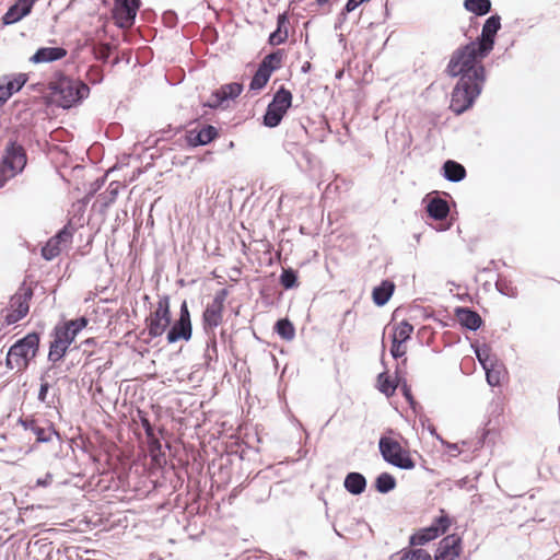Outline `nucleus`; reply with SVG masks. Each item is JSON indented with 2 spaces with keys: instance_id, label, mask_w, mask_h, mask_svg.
I'll list each match as a JSON object with an SVG mask.
<instances>
[{
  "instance_id": "nucleus-1",
  "label": "nucleus",
  "mask_w": 560,
  "mask_h": 560,
  "mask_svg": "<svg viewBox=\"0 0 560 560\" xmlns=\"http://www.w3.org/2000/svg\"><path fill=\"white\" fill-rule=\"evenodd\" d=\"M489 55L479 54L474 44L467 43L458 47L446 67L450 77H458L453 89L450 109L460 115L469 109L480 95L486 82V69L482 59Z\"/></svg>"
},
{
  "instance_id": "nucleus-2",
  "label": "nucleus",
  "mask_w": 560,
  "mask_h": 560,
  "mask_svg": "<svg viewBox=\"0 0 560 560\" xmlns=\"http://www.w3.org/2000/svg\"><path fill=\"white\" fill-rule=\"evenodd\" d=\"M54 102L63 109L80 104L90 94V88L81 80L60 77L49 85Z\"/></svg>"
},
{
  "instance_id": "nucleus-3",
  "label": "nucleus",
  "mask_w": 560,
  "mask_h": 560,
  "mask_svg": "<svg viewBox=\"0 0 560 560\" xmlns=\"http://www.w3.org/2000/svg\"><path fill=\"white\" fill-rule=\"evenodd\" d=\"M172 323V314H171V304H170V295L162 294L159 295V301L156 307L151 314L145 318V330L141 334L145 332L149 336V340H145L149 343L152 339L161 337L168 326Z\"/></svg>"
},
{
  "instance_id": "nucleus-4",
  "label": "nucleus",
  "mask_w": 560,
  "mask_h": 560,
  "mask_svg": "<svg viewBox=\"0 0 560 560\" xmlns=\"http://www.w3.org/2000/svg\"><path fill=\"white\" fill-rule=\"evenodd\" d=\"M378 451L383 459L399 469L411 470L416 467L409 452L392 438L382 435L378 440Z\"/></svg>"
},
{
  "instance_id": "nucleus-5",
  "label": "nucleus",
  "mask_w": 560,
  "mask_h": 560,
  "mask_svg": "<svg viewBox=\"0 0 560 560\" xmlns=\"http://www.w3.org/2000/svg\"><path fill=\"white\" fill-rule=\"evenodd\" d=\"M292 100V93L284 86H280L266 108L262 116V125L268 128L279 126L288 109L291 107Z\"/></svg>"
},
{
  "instance_id": "nucleus-6",
  "label": "nucleus",
  "mask_w": 560,
  "mask_h": 560,
  "mask_svg": "<svg viewBox=\"0 0 560 560\" xmlns=\"http://www.w3.org/2000/svg\"><path fill=\"white\" fill-rule=\"evenodd\" d=\"M40 334L33 331L16 340L10 348L11 355L15 357V365L19 370L28 368L31 361L39 350Z\"/></svg>"
},
{
  "instance_id": "nucleus-7",
  "label": "nucleus",
  "mask_w": 560,
  "mask_h": 560,
  "mask_svg": "<svg viewBox=\"0 0 560 560\" xmlns=\"http://www.w3.org/2000/svg\"><path fill=\"white\" fill-rule=\"evenodd\" d=\"M500 30L501 16L499 14L490 15L482 25L481 34L469 44H474L479 54L489 55L495 45V37Z\"/></svg>"
},
{
  "instance_id": "nucleus-8",
  "label": "nucleus",
  "mask_w": 560,
  "mask_h": 560,
  "mask_svg": "<svg viewBox=\"0 0 560 560\" xmlns=\"http://www.w3.org/2000/svg\"><path fill=\"white\" fill-rule=\"evenodd\" d=\"M32 288L27 287L25 282H23L19 290L16 291V293L12 295L10 299V305L13 310L9 312L4 317V322L7 325H13L28 314V302L32 299Z\"/></svg>"
},
{
  "instance_id": "nucleus-9",
  "label": "nucleus",
  "mask_w": 560,
  "mask_h": 560,
  "mask_svg": "<svg viewBox=\"0 0 560 560\" xmlns=\"http://www.w3.org/2000/svg\"><path fill=\"white\" fill-rule=\"evenodd\" d=\"M141 0H114L112 16L119 28H129L135 24Z\"/></svg>"
},
{
  "instance_id": "nucleus-10",
  "label": "nucleus",
  "mask_w": 560,
  "mask_h": 560,
  "mask_svg": "<svg viewBox=\"0 0 560 560\" xmlns=\"http://www.w3.org/2000/svg\"><path fill=\"white\" fill-rule=\"evenodd\" d=\"M2 162L4 166L12 172V175L21 173L27 162L26 152L23 145L15 140H10L7 143Z\"/></svg>"
},
{
  "instance_id": "nucleus-11",
  "label": "nucleus",
  "mask_w": 560,
  "mask_h": 560,
  "mask_svg": "<svg viewBox=\"0 0 560 560\" xmlns=\"http://www.w3.org/2000/svg\"><path fill=\"white\" fill-rule=\"evenodd\" d=\"M219 137L218 129L212 125H203L201 128H191L186 131L185 140L189 147L207 145Z\"/></svg>"
},
{
  "instance_id": "nucleus-12",
  "label": "nucleus",
  "mask_w": 560,
  "mask_h": 560,
  "mask_svg": "<svg viewBox=\"0 0 560 560\" xmlns=\"http://www.w3.org/2000/svg\"><path fill=\"white\" fill-rule=\"evenodd\" d=\"M89 324V319L85 316H80L75 319H70L65 323L57 324L52 331L61 336L66 341L72 343L75 337L81 332Z\"/></svg>"
},
{
  "instance_id": "nucleus-13",
  "label": "nucleus",
  "mask_w": 560,
  "mask_h": 560,
  "mask_svg": "<svg viewBox=\"0 0 560 560\" xmlns=\"http://www.w3.org/2000/svg\"><path fill=\"white\" fill-rule=\"evenodd\" d=\"M36 0H16L3 14L2 23L11 25L18 23L32 12Z\"/></svg>"
},
{
  "instance_id": "nucleus-14",
  "label": "nucleus",
  "mask_w": 560,
  "mask_h": 560,
  "mask_svg": "<svg viewBox=\"0 0 560 560\" xmlns=\"http://www.w3.org/2000/svg\"><path fill=\"white\" fill-rule=\"evenodd\" d=\"M31 432L36 436V443H49L54 436L58 441L61 440L59 432L56 430L52 422L47 419L37 418Z\"/></svg>"
},
{
  "instance_id": "nucleus-15",
  "label": "nucleus",
  "mask_w": 560,
  "mask_h": 560,
  "mask_svg": "<svg viewBox=\"0 0 560 560\" xmlns=\"http://www.w3.org/2000/svg\"><path fill=\"white\" fill-rule=\"evenodd\" d=\"M52 341L49 345V351L47 355V360L51 363V366L47 369L46 374L55 368L56 363L61 361L66 355L71 343L66 341L61 336L56 332H51Z\"/></svg>"
},
{
  "instance_id": "nucleus-16",
  "label": "nucleus",
  "mask_w": 560,
  "mask_h": 560,
  "mask_svg": "<svg viewBox=\"0 0 560 560\" xmlns=\"http://www.w3.org/2000/svg\"><path fill=\"white\" fill-rule=\"evenodd\" d=\"M224 307L215 303H209L202 313V326L206 332L213 331L223 320Z\"/></svg>"
},
{
  "instance_id": "nucleus-17",
  "label": "nucleus",
  "mask_w": 560,
  "mask_h": 560,
  "mask_svg": "<svg viewBox=\"0 0 560 560\" xmlns=\"http://www.w3.org/2000/svg\"><path fill=\"white\" fill-rule=\"evenodd\" d=\"M68 51L63 47H40L30 58L33 63H47L60 60L67 56Z\"/></svg>"
},
{
  "instance_id": "nucleus-18",
  "label": "nucleus",
  "mask_w": 560,
  "mask_h": 560,
  "mask_svg": "<svg viewBox=\"0 0 560 560\" xmlns=\"http://www.w3.org/2000/svg\"><path fill=\"white\" fill-rule=\"evenodd\" d=\"M455 314L459 324L468 330L476 331L483 324L481 316L469 307H457Z\"/></svg>"
},
{
  "instance_id": "nucleus-19",
  "label": "nucleus",
  "mask_w": 560,
  "mask_h": 560,
  "mask_svg": "<svg viewBox=\"0 0 560 560\" xmlns=\"http://www.w3.org/2000/svg\"><path fill=\"white\" fill-rule=\"evenodd\" d=\"M166 340L168 343H175L179 340L189 341L192 336V325L179 320H175L168 326Z\"/></svg>"
},
{
  "instance_id": "nucleus-20",
  "label": "nucleus",
  "mask_w": 560,
  "mask_h": 560,
  "mask_svg": "<svg viewBox=\"0 0 560 560\" xmlns=\"http://www.w3.org/2000/svg\"><path fill=\"white\" fill-rule=\"evenodd\" d=\"M288 25V12L280 13L277 18V28L270 33L268 44L271 46H278L285 43L289 36Z\"/></svg>"
},
{
  "instance_id": "nucleus-21",
  "label": "nucleus",
  "mask_w": 560,
  "mask_h": 560,
  "mask_svg": "<svg viewBox=\"0 0 560 560\" xmlns=\"http://www.w3.org/2000/svg\"><path fill=\"white\" fill-rule=\"evenodd\" d=\"M442 176L452 183H459L465 179L467 172L463 164L447 160L442 165Z\"/></svg>"
},
{
  "instance_id": "nucleus-22",
  "label": "nucleus",
  "mask_w": 560,
  "mask_h": 560,
  "mask_svg": "<svg viewBox=\"0 0 560 560\" xmlns=\"http://www.w3.org/2000/svg\"><path fill=\"white\" fill-rule=\"evenodd\" d=\"M395 291V284L390 280H383L372 291V300L376 306H384Z\"/></svg>"
},
{
  "instance_id": "nucleus-23",
  "label": "nucleus",
  "mask_w": 560,
  "mask_h": 560,
  "mask_svg": "<svg viewBox=\"0 0 560 560\" xmlns=\"http://www.w3.org/2000/svg\"><path fill=\"white\" fill-rule=\"evenodd\" d=\"M366 478L361 472L357 471L348 472L343 480L345 489L353 495L363 493L366 489Z\"/></svg>"
},
{
  "instance_id": "nucleus-24",
  "label": "nucleus",
  "mask_w": 560,
  "mask_h": 560,
  "mask_svg": "<svg viewBox=\"0 0 560 560\" xmlns=\"http://www.w3.org/2000/svg\"><path fill=\"white\" fill-rule=\"evenodd\" d=\"M400 382H401V380L399 377L398 368L396 369L395 380H392V377L388 375L387 371L380 373L377 376L378 390L382 394H384L386 397H392L395 394Z\"/></svg>"
},
{
  "instance_id": "nucleus-25",
  "label": "nucleus",
  "mask_w": 560,
  "mask_h": 560,
  "mask_svg": "<svg viewBox=\"0 0 560 560\" xmlns=\"http://www.w3.org/2000/svg\"><path fill=\"white\" fill-rule=\"evenodd\" d=\"M428 215L434 220H444L450 213V207L446 200L442 198H433L427 205Z\"/></svg>"
},
{
  "instance_id": "nucleus-26",
  "label": "nucleus",
  "mask_w": 560,
  "mask_h": 560,
  "mask_svg": "<svg viewBox=\"0 0 560 560\" xmlns=\"http://www.w3.org/2000/svg\"><path fill=\"white\" fill-rule=\"evenodd\" d=\"M3 83H0L3 88L5 95L11 98L14 93H18L22 90L27 81V75L25 73H19L13 78L5 75L3 77Z\"/></svg>"
},
{
  "instance_id": "nucleus-27",
  "label": "nucleus",
  "mask_w": 560,
  "mask_h": 560,
  "mask_svg": "<svg viewBox=\"0 0 560 560\" xmlns=\"http://www.w3.org/2000/svg\"><path fill=\"white\" fill-rule=\"evenodd\" d=\"M284 50L283 49H277L268 55H266L262 60L259 62L258 66L261 68H265L270 73L278 70L282 66V60L284 58Z\"/></svg>"
},
{
  "instance_id": "nucleus-28",
  "label": "nucleus",
  "mask_w": 560,
  "mask_h": 560,
  "mask_svg": "<svg viewBox=\"0 0 560 560\" xmlns=\"http://www.w3.org/2000/svg\"><path fill=\"white\" fill-rule=\"evenodd\" d=\"M438 537L439 536L436 529L428 526L412 534L409 538V544L411 546H423Z\"/></svg>"
},
{
  "instance_id": "nucleus-29",
  "label": "nucleus",
  "mask_w": 560,
  "mask_h": 560,
  "mask_svg": "<svg viewBox=\"0 0 560 560\" xmlns=\"http://www.w3.org/2000/svg\"><path fill=\"white\" fill-rule=\"evenodd\" d=\"M463 7L466 11L477 16H485L491 11V0H464Z\"/></svg>"
},
{
  "instance_id": "nucleus-30",
  "label": "nucleus",
  "mask_w": 560,
  "mask_h": 560,
  "mask_svg": "<svg viewBox=\"0 0 560 560\" xmlns=\"http://www.w3.org/2000/svg\"><path fill=\"white\" fill-rule=\"evenodd\" d=\"M397 486L395 477L389 472H382L375 479V489L382 494L393 491Z\"/></svg>"
},
{
  "instance_id": "nucleus-31",
  "label": "nucleus",
  "mask_w": 560,
  "mask_h": 560,
  "mask_svg": "<svg viewBox=\"0 0 560 560\" xmlns=\"http://www.w3.org/2000/svg\"><path fill=\"white\" fill-rule=\"evenodd\" d=\"M271 74L272 73H270L268 70L258 66L256 72L254 73L250 80L249 91L256 92L262 90L267 85Z\"/></svg>"
},
{
  "instance_id": "nucleus-32",
  "label": "nucleus",
  "mask_w": 560,
  "mask_h": 560,
  "mask_svg": "<svg viewBox=\"0 0 560 560\" xmlns=\"http://www.w3.org/2000/svg\"><path fill=\"white\" fill-rule=\"evenodd\" d=\"M275 331L287 341L295 337L294 325L288 318L278 319L275 325Z\"/></svg>"
},
{
  "instance_id": "nucleus-33",
  "label": "nucleus",
  "mask_w": 560,
  "mask_h": 560,
  "mask_svg": "<svg viewBox=\"0 0 560 560\" xmlns=\"http://www.w3.org/2000/svg\"><path fill=\"white\" fill-rule=\"evenodd\" d=\"M217 91L221 94V100L228 102L230 100H235L241 95L243 91V84L238 82H231L221 85L219 89H217Z\"/></svg>"
},
{
  "instance_id": "nucleus-34",
  "label": "nucleus",
  "mask_w": 560,
  "mask_h": 560,
  "mask_svg": "<svg viewBox=\"0 0 560 560\" xmlns=\"http://www.w3.org/2000/svg\"><path fill=\"white\" fill-rule=\"evenodd\" d=\"M73 233L74 228L72 226L71 222H68L61 230L56 233V235L51 237V240L56 241V243L60 245V248H65L71 244Z\"/></svg>"
},
{
  "instance_id": "nucleus-35",
  "label": "nucleus",
  "mask_w": 560,
  "mask_h": 560,
  "mask_svg": "<svg viewBox=\"0 0 560 560\" xmlns=\"http://www.w3.org/2000/svg\"><path fill=\"white\" fill-rule=\"evenodd\" d=\"M471 348L482 369H486L488 368V365H490V363H493L492 360L490 359V348L488 345H480L479 342H475L471 343Z\"/></svg>"
},
{
  "instance_id": "nucleus-36",
  "label": "nucleus",
  "mask_w": 560,
  "mask_h": 560,
  "mask_svg": "<svg viewBox=\"0 0 560 560\" xmlns=\"http://www.w3.org/2000/svg\"><path fill=\"white\" fill-rule=\"evenodd\" d=\"M412 332H413V326L409 322L402 320L395 328L392 339L393 340L396 339V341H400V342L405 343L407 340L410 339Z\"/></svg>"
},
{
  "instance_id": "nucleus-37",
  "label": "nucleus",
  "mask_w": 560,
  "mask_h": 560,
  "mask_svg": "<svg viewBox=\"0 0 560 560\" xmlns=\"http://www.w3.org/2000/svg\"><path fill=\"white\" fill-rule=\"evenodd\" d=\"M280 284L285 289L290 290L298 287V271L292 268L283 269L280 278Z\"/></svg>"
},
{
  "instance_id": "nucleus-38",
  "label": "nucleus",
  "mask_w": 560,
  "mask_h": 560,
  "mask_svg": "<svg viewBox=\"0 0 560 560\" xmlns=\"http://www.w3.org/2000/svg\"><path fill=\"white\" fill-rule=\"evenodd\" d=\"M343 532H348L354 526V518L351 517L349 510H339L334 521Z\"/></svg>"
},
{
  "instance_id": "nucleus-39",
  "label": "nucleus",
  "mask_w": 560,
  "mask_h": 560,
  "mask_svg": "<svg viewBox=\"0 0 560 560\" xmlns=\"http://www.w3.org/2000/svg\"><path fill=\"white\" fill-rule=\"evenodd\" d=\"M33 547L37 548V552L44 560L51 559V552L54 550L52 542L47 538H39L33 542Z\"/></svg>"
},
{
  "instance_id": "nucleus-40",
  "label": "nucleus",
  "mask_w": 560,
  "mask_h": 560,
  "mask_svg": "<svg viewBox=\"0 0 560 560\" xmlns=\"http://www.w3.org/2000/svg\"><path fill=\"white\" fill-rule=\"evenodd\" d=\"M430 526L436 529L438 536H441L446 533L451 526V518L444 510H441V515L435 517Z\"/></svg>"
},
{
  "instance_id": "nucleus-41",
  "label": "nucleus",
  "mask_w": 560,
  "mask_h": 560,
  "mask_svg": "<svg viewBox=\"0 0 560 560\" xmlns=\"http://www.w3.org/2000/svg\"><path fill=\"white\" fill-rule=\"evenodd\" d=\"M61 250L62 248H60V245L57 244L56 241L49 238L48 242L42 247V256L46 260H52L61 253Z\"/></svg>"
},
{
  "instance_id": "nucleus-42",
  "label": "nucleus",
  "mask_w": 560,
  "mask_h": 560,
  "mask_svg": "<svg viewBox=\"0 0 560 560\" xmlns=\"http://www.w3.org/2000/svg\"><path fill=\"white\" fill-rule=\"evenodd\" d=\"M495 289L499 293L509 298H515L517 293L516 288L503 277H499L495 281Z\"/></svg>"
},
{
  "instance_id": "nucleus-43",
  "label": "nucleus",
  "mask_w": 560,
  "mask_h": 560,
  "mask_svg": "<svg viewBox=\"0 0 560 560\" xmlns=\"http://www.w3.org/2000/svg\"><path fill=\"white\" fill-rule=\"evenodd\" d=\"M401 393L413 412L418 413L419 411H422V406L415 399L411 388L407 384L406 380H402L401 382Z\"/></svg>"
},
{
  "instance_id": "nucleus-44",
  "label": "nucleus",
  "mask_w": 560,
  "mask_h": 560,
  "mask_svg": "<svg viewBox=\"0 0 560 560\" xmlns=\"http://www.w3.org/2000/svg\"><path fill=\"white\" fill-rule=\"evenodd\" d=\"M483 370L486 372L487 383L490 386H492V387L499 386L500 383H501V372H500V370H497L494 368L493 363H490V365H488V368H486Z\"/></svg>"
},
{
  "instance_id": "nucleus-45",
  "label": "nucleus",
  "mask_w": 560,
  "mask_h": 560,
  "mask_svg": "<svg viewBox=\"0 0 560 560\" xmlns=\"http://www.w3.org/2000/svg\"><path fill=\"white\" fill-rule=\"evenodd\" d=\"M218 359V345H217V338L213 334L211 338H209L207 342V350L205 353V360L207 365H209L210 361Z\"/></svg>"
},
{
  "instance_id": "nucleus-46",
  "label": "nucleus",
  "mask_w": 560,
  "mask_h": 560,
  "mask_svg": "<svg viewBox=\"0 0 560 560\" xmlns=\"http://www.w3.org/2000/svg\"><path fill=\"white\" fill-rule=\"evenodd\" d=\"M45 375H47L46 373L43 374L40 376V386H39V390H38V396H37V399L40 401V402H44L46 404L47 407H50L52 404H54V399L52 400H48L47 399V396H48V392H49V388H50V385L48 382L44 381L45 378Z\"/></svg>"
},
{
  "instance_id": "nucleus-47",
  "label": "nucleus",
  "mask_w": 560,
  "mask_h": 560,
  "mask_svg": "<svg viewBox=\"0 0 560 560\" xmlns=\"http://www.w3.org/2000/svg\"><path fill=\"white\" fill-rule=\"evenodd\" d=\"M368 2V0H348L339 13L340 22H345L347 15L353 12L357 8H359L362 3Z\"/></svg>"
},
{
  "instance_id": "nucleus-48",
  "label": "nucleus",
  "mask_w": 560,
  "mask_h": 560,
  "mask_svg": "<svg viewBox=\"0 0 560 560\" xmlns=\"http://www.w3.org/2000/svg\"><path fill=\"white\" fill-rule=\"evenodd\" d=\"M220 96H221V94L217 90H214L211 93L210 100H208L207 102H202L201 103L202 107H208V108H211V109L224 108L225 101L221 100Z\"/></svg>"
},
{
  "instance_id": "nucleus-49",
  "label": "nucleus",
  "mask_w": 560,
  "mask_h": 560,
  "mask_svg": "<svg viewBox=\"0 0 560 560\" xmlns=\"http://www.w3.org/2000/svg\"><path fill=\"white\" fill-rule=\"evenodd\" d=\"M137 416L145 432L147 438H151L153 435L154 428L149 420L148 413L141 409H138Z\"/></svg>"
},
{
  "instance_id": "nucleus-50",
  "label": "nucleus",
  "mask_w": 560,
  "mask_h": 560,
  "mask_svg": "<svg viewBox=\"0 0 560 560\" xmlns=\"http://www.w3.org/2000/svg\"><path fill=\"white\" fill-rule=\"evenodd\" d=\"M402 343L404 342L396 341V339H392L390 354L396 360L402 358L406 354V350L402 348Z\"/></svg>"
},
{
  "instance_id": "nucleus-51",
  "label": "nucleus",
  "mask_w": 560,
  "mask_h": 560,
  "mask_svg": "<svg viewBox=\"0 0 560 560\" xmlns=\"http://www.w3.org/2000/svg\"><path fill=\"white\" fill-rule=\"evenodd\" d=\"M176 320L191 324L190 312L186 300L180 304L179 317Z\"/></svg>"
},
{
  "instance_id": "nucleus-52",
  "label": "nucleus",
  "mask_w": 560,
  "mask_h": 560,
  "mask_svg": "<svg viewBox=\"0 0 560 560\" xmlns=\"http://www.w3.org/2000/svg\"><path fill=\"white\" fill-rule=\"evenodd\" d=\"M228 295H229L228 289L223 288L215 292L212 303H215V304L224 307V302H225Z\"/></svg>"
},
{
  "instance_id": "nucleus-53",
  "label": "nucleus",
  "mask_w": 560,
  "mask_h": 560,
  "mask_svg": "<svg viewBox=\"0 0 560 560\" xmlns=\"http://www.w3.org/2000/svg\"><path fill=\"white\" fill-rule=\"evenodd\" d=\"M440 442H441L442 445H444L447 448L448 454L451 456L456 457V456H458L460 454V450L458 447V444L447 442L444 439H441Z\"/></svg>"
},
{
  "instance_id": "nucleus-54",
  "label": "nucleus",
  "mask_w": 560,
  "mask_h": 560,
  "mask_svg": "<svg viewBox=\"0 0 560 560\" xmlns=\"http://www.w3.org/2000/svg\"><path fill=\"white\" fill-rule=\"evenodd\" d=\"M37 418L33 417V416H30V417H20L19 420H18V423L23 427L24 430L26 431H31V429L33 428L35 421H36Z\"/></svg>"
},
{
  "instance_id": "nucleus-55",
  "label": "nucleus",
  "mask_w": 560,
  "mask_h": 560,
  "mask_svg": "<svg viewBox=\"0 0 560 560\" xmlns=\"http://www.w3.org/2000/svg\"><path fill=\"white\" fill-rule=\"evenodd\" d=\"M163 20L168 27H174L177 23V15L174 11H166L163 14Z\"/></svg>"
},
{
  "instance_id": "nucleus-56",
  "label": "nucleus",
  "mask_w": 560,
  "mask_h": 560,
  "mask_svg": "<svg viewBox=\"0 0 560 560\" xmlns=\"http://www.w3.org/2000/svg\"><path fill=\"white\" fill-rule=\"evenodd\" d=\"M147 439L151 452L161 451L162 444L161 441L156 438L155 432H153V435L151 438Z\"/></svg>"
},
{
  "instance_id": "nucleus-57",
  "label": "nucleus",
  "mask_w": 560,
  "mask_h": 560,
  "mask_svg": "<svg viewBox=\"0 0 560 560\" xmlns=\"http://www.w3.org/2000/svg\"><path fill=\"white\" fill-rule=\"evenodd\" d=\"M52 482V475L47 472L44 478H39L36 481V485L39 487H47Z\"/></svg>"
},
{
  "instance_id": "nucleus-58",
  "label": "nucleus",
  "mask_w": 560,
  "mask_h": 560,
  "mask_svg": "<svg viewBox=\"0 0 560 560\" xmlns=\"http://www.w3.org/2000/svg\"><path fill=\"white\" fill-rule=\"evenodd\" d=\"M243 560H271L268 553H254L246 556Z\"/></svg>"
},
{
  "instance_id": "nucleus-59",
  "label": "nucleus",
  "mask_w": 560,
  "mask_h": 560,
  "mask_svg": "<svg viewBox=\"0 0 560 560\" xmlns=\"http://www.w3.org/2000/svg\"><path fill=\"white\" fill-rule=\"evenodd\" d=\"M5 366L10 370H13L16 368L15 365V357L11 355V352L8 351L7 358H5Z\"/></svg>"
},
{
  "instance_id": "nucleus-60",
  "label": "nucleus",
  "mask_w": 560,
  "mask_h": 560,
  "mask_svg": "<svg viewBox=\"0 0 560 560\" xmlns=\"http://www.w3.org/2000/svg\"><path fill=\"white\" fill-rule=\"evenodd\" d=\"M427 429L432 436H435L439 441H441L442 438L438 434L436 428L433 424L429 422Z\"/></svg>"
},
{
  "instance_id": "nucleus-61",
  "label": "nucleus",
  "mask_w": 560,
  "mask_h": 560,
  "mask_svg": "<svg viewBox=\"0 0 560 560\" xmlns=\"http://www.w3.org/2000/svg\"><path fill=\"white\" fill-rule=\"evenodd\" d=\"M10 98L5 95L2 85L0 84V108L9 101Z\"/></svg>"
},
{
  "instance_id": "nucleus-62",
  "label": "nucleus",
  "mask_w": 560,
  "mask_h": 560,
  "mask_svg": "<svg viewBox=\"0 0 560 560\" xmlns=\"http://www.w3.org/2000/svg\"><path fill=\"white\" fill-rule=\"evenodd\" d=\"M113 184H110L107 192L109 195V201H114L117 197L118 190L117 188H112Z\"/></svg>"
},
{
  "instance_id": "nucleus-63",
  "label": "nucleus",
  "mask_w": 560,
  "mask_h": 560,
  "mask_svg": "<svg viewBox=\"0 0 560 560\" xmlns=\"http://www.w3.org/2000/svg\"><path fill=\"white\" fill-rule=\"evenodd\" d=\"M312 69V63L310 61H305L302 67H301V71L303 73H308Z\"/></svg>"
},
{
  "instance_id": "nucleus-64",
  "label": "nucleus",
  "mask_w": 560,
  "mask_h": 560,
  "mask_svg": "<svg viewBox=\"0 0 560 560\" xmlns=\"http://www.w3.org/2000/svg\"><path fill=\"white\" fill-rule=\"evenodd\" d=\"M417 415H419V421L422 427L430 422V419L425 415H421L420 411Z\"/></svg>"
}]
</instances>
